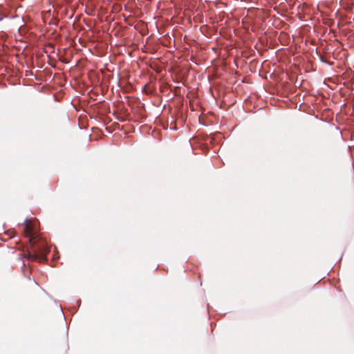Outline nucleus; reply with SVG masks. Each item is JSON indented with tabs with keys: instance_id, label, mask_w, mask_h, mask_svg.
Instances as JSON below:
<instances>
[{
	"instance_id": "f257e3e1",
	"label": "nucleus",
	"mask_w": 354,
	"mask_h": 354,
	"mask_svg": "<svg viewBox=\"0 0 354 354\" xmlns=\"http://www.w3.org/2000/svg\"><path fill=\"white\" fill-rule=\"evenodd\" d=\"M35 225L34 221L28 219L24 221V235L28 238L30 245L24 257L28 261L44 262L47 260V254L50 250L46 240L37 232Z\"/></svg>"
}]
</instances>
